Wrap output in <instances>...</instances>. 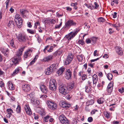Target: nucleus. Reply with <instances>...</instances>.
<instances>
[{
	"label": "nucleus",
	"instance_id": "obj_1",
	"mask_svg": "<svg viewBox=\"0 0 124 124\" xmlns=\"http://www.w3.org/2000/svg\"><path fill=\"white\" fill-rule=\"evenodd\" d=\"M93 85H92L91 83L92 82L90 81V80H88L87 83L88 85L92 87H95L96 84L97 83L98 81V78L97 75L96 74H94L92 76Z\"/></svg>",
	"mask_w": 124,
	"mask_h": 124
},
{
	"label": "nucleus",
	"instance_id": "obj_2",
	"mask_svg": "<svg viewBox=\"0 0 124 124\" xmlns=\"http://www.w3.org/2000/svg\"><path fill=\"white\" fill-rule=\"evenodd\" d=\"M24 49V47H22L17 52L16 56L14 57V59L13 61L15 64L18 63L19 60V59H18L19 58V57L22 54V52L23 51Z\"/></svg>",
	"mask_w": 124,
	"mask_h": 124
},
{
	"label": "nucleus",
	"instance_id": "obj_3",
	"mask_svg": "<svg viewBox=\"0 0 124 124\" xmlns=\"http://www.w3.org/2000/svg\"><path fill=\"white\" fill-rule=\"evenodd\" d=\"M59 88V92L62 94H66L68 92L65 84H62L60 85Z\"/></svg>",
	"mask_w": 124,
	"mask_h": 124
},
{
	"label": "nucleus",
	"instance_id": "obj_4",
	"mask_svg": "<svg viewBox=\"0 0 124 124\" xmlns=\"http://www.w3.org/2000/svg\"><path fill=\"white\" fill-rule=\"evenodd\" d=\"M16 38L19 41L24 43L26 42L27 36L25 35L20 33L17 36Z\"/></svg>",
	"mask_w": 124,
	"mask_h": 124
},
{
	"label": "nucleus",
	"instance_id": "obj_5",
	"mask_svg": "<svg viewBox=\"0 0 124 124\" xmlns=\"http://www.w3.org/2000/svg\"><path fill=\"white\" fill-rule=\"evenodd\" d=\"M76 25V23L75 22L72 20H69L65 23L64 27L66 29H69L71 26H75Z\"/></svg>",
	"mask_w": 124,
	"mask_h": 124
},
{
	"label": "nucleus",
	"instance_id": "obj_6",
	"mask_svg": "<svg viewBox=\"0 0 124 124\" xmlns=\"http://www.w3.org/2000/svg\"><path fill=\"white\" fill-rule=\"evenodd\" d=\"M47 105L48 107L52 110H54L57 108L56 104L51 101H47Z\"/></svg>",
	"mask_w": 124,
	"mask_h": 124
},
{
	"label": "nucleus",
	"instance_id": "obj_7",
	"mask_svg": "<svg viewBox=\"0 0 124 124\" xmlns=\"http://www.w3.org/2000/svg\"><path fill=\"white\" fill-rule=\"evenodd\" d=\"M59 119L61 122L63 124H69V121L64 115H60Z\"/></svg>",
	"mask_w": 124,
	"mask_h": 124
},
{
	"label": "nucleus",
	"instance_id": "obj_8",
	"mask_svg": "<svg viewBox=\"0 0 124 124\" xmlns=\"http://www.w3.org/2000/svg\"><path fill=\"white\" fill-rule=\"evenodd\" d=\"M59 104L60 106L64 108H68L71 106V105L70 104L67 103L63 101H61L60 102Z\"/></svg>",
	"mask_w": 124,
	"mask_h": 124
},
{
	"label": "nucleus",
	"instance_id": "obj_9",
	"mask_svg": "<svg viewBox=\"0 0 124 124\" xmlns=\"http://www.w3.org/2000/svg\"><path fill=\"white\" fill-rule=\"evenodd\" d=\"M72 75L71 71L70 69H68L65 72V77L67 79L69 80L71 78Z\"/></svg>",
	"mask_w": 124,
	"mask_h": 124
},
{
	"label": "nucleus",
	"instance_id": "obj_10",
	"mask_svg": "<svg viewBox=\"0 0 124 124\" xmlns=\"http://www.w3.org/2000/svg\"><path fill=\"white\" fill-rule=\"evenodd\" d=\"M22 88L24 91L26 92H28L31 90L30 85L27 84H23Z\"/></svg>",
	"mask_w": 124,
	"mask_h": 124
},
{
	"label": "nucleus",
	"instance_id": "obj_11",
	"mask_svg": "<svg viewBox=\"0 0 124 124\" xmlns=\"http://www.w3.org/2000/svg\"><path fill=\"white\" fill-rule=\"evenodd\" d=\"M80 31V29H77L74 32H71L69 33L70 34V37L68 40L70 41L72 38H73L77 34L78 32Z\"/></svg>",
	"mask_w": 124,
	"mask_h": 124
},
{
	"label": "nucleus",
	"instance_id": "obj_12",
	"mask_svg": "<svg viewBox=\"0 0 124 124\" xmlns=\"http://www.w3.org/2000/svg\"><path fill=\"white\" fill-rule=\"evenodd\" d=\"M75 84L74 82H72L69 83H67L65 84L66 88L68 89V91L72 89L75 86Z\"/></svg>",
	"mask_w": 124,
	"mask_h": 124
},
{
	"label": "nucleus",
	"instance_id": "obj_13",
	"mask_svg": "<svg viewBox=\"0 0 124 124\" xmlns=\"http://www.w3.org/2000/svg\"><path fill=\"white\" fill-rule=\"evenodd\" d=\"M32 52V49H29L27 50L24 54V58H27L28 57L30 56L31 55Z\"/></svg>",
	"mask_w": 124,
	"mask_h": 124
},
{
	"label": "nucleus",
	"instance_id": "obj_14",
	"mask_svg": "<svg viewBox=\"0 0 124 124\" xmlns=\"http://www.w3.org/2000/svg\"><path fill=\"white\" fill-rule=\"evenodd\" d=\"M53 71V69L50 66L45 70V72L46 74L49 75L52 74Z\"/></svg>",
	"mask_w": 124,
	"mask_h": 124
},
{
	"label": "nucleus",
	"instance_id": "obj_15",
	"mask_svg": "<svg viewBox=\"0 0 124 124\" xmlns=\"http://www.w3.org/2000/svg\"><path fill=\"white\" fill-rule=\"evenodd\" d=\"M24 110L27 114L30 115L31 114V110L29 106L27 105H26L24 107Z\"/></svg>",
	"mask_w": 124,
	"mask_h": 124
},
{
	"label": "nucleus",
	"instance_id": "obj_16",
	"mask_svg": "<svg viewBox=\"0 0 124 124\" xmlns=\"http://www.w3.org/2000/svg\"><path fill=\"white\" fill-rule=\"evenodd\" d=\"M40 88L41 91L43 93H46L48 91L47 88L46 86L42 85L40 86Z\"/></svg>",
	"mask_w": 124,
	"mask_h": 124
},
{
	"label": "nucleus",
	"instance_id": "obj_17",
	"mask_svg": "<svg viewBox=\"0 0 124 124\" xmlns=\"http://www.w3.org/2000/svg\"><path fill=\"white\" fill-rule=\"evenodd\" d=\"M53 58V56L52 55H49L44 58L43 59L42 61L44 62H48L49 61H51Z\"/></svg>",
	"mask_w": 124,
	"mask_h": 124
},
{
	"label": "nucleus",
	"instance_id": "obj_18",
	"mask_svg": "<svg viewBox=\"0 0 124 124\" xmlns=\"http://www.w3.org/2000/svg\"><path fill=\"white\" fill-rule=\"evenodd\" d=\"M53 58V56L52 55H49L44 58L43 59L42 61L44 62H48L49 61H51Z\"/></svg>",
	"mask_w": 124,
	"mask_h": 124
},
{
	"label": "nucleus",
	"instance_id": "obj_19",
	"mask_svg": "<svg viewBox=\"0 0 124 124\" xmlns=\"http://www.w3.org/2000/svg\"><path fill=\"white\" fill-rule=\"evenodd\" d=\"M64 70L65 68H64L61 67L57 72V73L58 75L60 76L63 73Z\"/></svg>",
	"mask_w": 124,
	"mask_h": 124
},
{
	"label": "nucleus",
	"instance_id": "obj_20",
	"mask_svg": "<svg viewBox=\"0 0 124 124\" xmlns=\"http://www.w3.org/2000/svg\"><path fill=\"white\" fill-rule=\"evenodd\" d=\"M56 85H49V89L54 91L56 90Z\"/></svg>",
	"mask_w": 124,
	"mask_h": 124
},
{
	"label": "nucleus",
	"instance_id": "obj_21",
	"mask_svg": "<svg viewBox=\"0 0 124 124\" xmlns=\"http://www.w3.org/2000/svg\"><path fill=\"white\" fill-rule=\"evenodd\" d=\"M74 55L73 54L69 53L67 57L69 59H70L71 61L73 58Z\"/></svg>",
	"mask_w": 124,
	"mask_h": 124
},
{
	"label": "nucleus",
	"instance_id": "obj_22",
	"mask_svg": "<svg viewBox=\"0 0 124 124\" xmlns=\"http://www.w3.org/2000/svg\"><path fill=\"white\" fill-rule=\"evenodd\" d=\"M74 55L73 54L69 53L67 57L69 59H70L71 61L73 58Z\"/></svg>",
	"mask_w": 124,
	"mask_h": 124
},
{
	"label": "nucleus",
	"instance_id": "obj_23",
	"mask_svg": "<svg viewBox=\"0 0 124 124\" xmlns=\"http://www.w3.org/2000/svg\"><path fill=\"white\" fill-rule=\"evenodd\" d=\"M9 88L10 90H13L14 88L13 84L11 82H8V83Z\"/></svg>",
	"mask_w": 124,
	"mask_h": 124
},
{
	"label": "nucleus",
	"instance_id": "obj_24",
	"mask_svg": "<svg viewBox=\"0 0 124 124\" xmlns=\"http://www.w3.org/2000/svg\"><path fill=\"white\" fill-rule=\"evenodd\" d=\"M20 12L21 15L24 16V15L26 13L28 12L25 9H22L20 10Z\"/></svg>",
	"mask_w": 124,
	"mask_h": 124
},
{
	"label": "nucleus",
	"instance_id": "obj_25",
	"mask_svg": "<svg viewBox=\"0 0 124 124\" xmlns=\"http://www.w3.org/2000/svg\"><path fill=\"white\" fill-rule=\"evenodd\" d=\"M84 5L85 6L88 8L89 9H90L91 10H92L94 9V6L92 4H84Z\"/></svg>",
	"mask_w": 124,
	"mask_h": 124
},
{
	"label": "nucleus",
	"instance_id": "obj_26",
	"mask_svg": "<svg viewBox=\"0 0 124 124\" xmlns=\"http://www.w3.org/2000/svg\"><path fill=\"white\" fill-rule=\"evenodd\" d=\"M56 84V82L55 79H50L49 85Z\"/></svg>",
	"mask_w": 124,
	"mask_h": 124
},
{
	"label": "nucleus",
	"instance_id": "obj_27",
	"mask_svg": "<svg viewBox=\"0 0 124 124\" xmlns=\"http://www.w3.org/2000/svg\"><path fill=\"white\" fill-rule=\"evenodd\" d=\"M20 70L19 68H17L14 70L12 74V75L13 76H14L16 74H17V73L20 72Z\"/></svg>",
	"mask_w": 124,
	"mask_h": 124
},
{
	"label": "nucleus",
	"instance_id": "obj_28",
	"mask_svg": "<svg viewBox=\"0 0 124 124\" xmlns=\"http://www.w3.org/2000/svg\"><path fill=\"white\" fill-rule=\"evenodd\" d=\"M62 51H57L55 52L53 54V55L55 57L57 56H59L62 53Z\"/></svg>",
	"mask_w": 124,
	"mask_h": 124
},
{
	"label": "nucleus",
	"instance_id": "obj_29",
	"mask_svg": "<svg viewBox=\"0 0 124 124\" xmlns=\"http://www.w3.org/2000/svg\"><path fill=\"white\" fill-rule=\"evenodd\" d=\"M91 87L90 86H87L85 87V91L87 93H89L92 90V89L91 88Z\"/></svg>",
	"mask_w": 124,
	"mask_h": 124
},
{
	"label": "nucleus",
	"instance_id": "obj_30",
	"mask_svg": "<svg viewBox=\"0 0 124 124\" xmlns=\"http://www.w3.org/2000/svg\"><path fill=\"white\" fill-rule=\"evenodd\" d=\"M22 18H21L20 17V16L18 14H17L15 16V22L16 23L17 22V20L19 19H22Z\"/></svg>",
	"mask_w": 124,
	"mask_h": 124
},
{
	"label": "nucleus",
	"instance_id": "obj_31",
	"mask_svg": "<svg viewBox=\"0 0 124 124\" xmlns=\"http://www.w3.org/2000/svg\"><path fill=\"white\" fill-rule=\"evenodd\" d=\"M58 65L57 64H52L50 66V67L52 68L53 70H54V69H56L58 68Z\"/></svg>",
	"mask_w": 124,
	"mask_h": 124
},
{
	"label": "nucleus",
	"instance_id": "obj_32",
	"mask_svg": "<svg viewBox=\"0 0 124 124\" xmlns=\"http://www.w3.org/2000/svg\"><path fill=\"white\" fill-rule=\"evenodd\" d=\"M83 56L82 55H78L77 56V58L79 62H81L83 59Z\"/></svg>",
	"mask_w": 124,
	"mask_h": 124
},
{
	"label": "nucleus",
	"instance_id": "obj_33",
	"mask_svg": "<svg viewBox=\"0 0 124 124\" xmlns=\"http://www.w3.org/2000/svg\"><path fill=\"white\" fill-rule=\"evenodd\" d=\"M71 62V61L70 59H69L66 58L64 62V64L66 65H68Z\"/></svg>",
	"mask_w": 124,
	"mask_h": 124
},
{
	"label": "nucleus",
	"instance_id": "obj_34",
	"mask_svg": "<svg viewBox=\"0 0 124 124\" xmlns=\"http://www.w3.org/2000/svg\"><path fill=\"white\" fill-rule=\"evenodd\" d=\"M104 101V99L103 98H101L98 99L97 101L98 103L101 104L103 103Z\"/></svg>",
	"mask_w": 124,
	"mask_h": 124
},
{
	"label": "nucleus",
	"instance_id": "obj_35",
	"mask_svg": "<svg viewBox=\"0 0 124 124\" xmlns=\"http://www.w3.org/2000/svg\"><path fill=\"white\" fill-rule=\"evenodd\" d=\"M27 31L29 33L31 34H34L36 32V30H31L29 29H27Z\"/></svg>",
	"mask_w": 124,
	"mask_h": 124
},
{
	"label": "nucleus",
	"instance_id": "obj_36",
	"mask_svg": "<svg viewBox=\"0 0 124 124\" xmlns=\"http://www.w3.org/2000/svg\"><path fill=\"white\" fill-rule=\"evenodd\" d=\"M98 21L99 23H102L105 22V19L102 17H100L98 18Z\"/></svg>",
	"mask_w": 124,
	"mask_h": 124
},
{
	"label": "nucleus",
	"instance_id": "obj_37",
	"mask_svg": "<svg viewBox=\"0 0 124 124\" xmlns=\"http://www.w3.org/2000/svg\"><path fill=\"white\" fill-rule=\"evenodd\" d=\"M27 97L31 99V98L34 97V94L32 92L29 94H28Z\"/></svg>",
	"mask_w": 124,
	"mask_h": 124
},
{
	"label": "nucleus",
	"instance_id": "obj_38",
	"mask_svg": "<svg viewBox=\"0 0 124 124\" xmlns=\"http://www.w3.org/2000/svg\"><path fill=\"white\" fill-rule=\"evenodd\" d=\"M107 77L109 80H111L112 79L113 75L111 73H108L107 75Z\"/></svg>",
	"mask_w": 124,
	"mask_h": 124
},
{
	"label": "nucleus",
	"instance_id": "obj_39",
	"mask_svg": "<svg viewBox=\"0 0 124 124\" xmlns=\"http://www.w3.org/2000/svg\"><path fill=\"white\" fill-rule=\"evenodd\" d=\"M7 111L8 112V114L12 115V113H13V110L11 108L7 109Z\"/></svg>",
	"mask_w": 124,
	"mask_h": 124
},
{
	"label": "nucleus",
	"instance_id": "obj_40",
	"mask_svg": "<svg viewBox=\"0 0 124 124\" xmlns=\"http://www.w3.org/2000/svg\"><path fill=\"white\" fill-rule=\"evenodd\" d=\"M50 116H47L45 117H44L43 118L44 121V122H47L48 121V119L50 117Z\"/></svg>",
	"mask_w": 124,
	"mask_h": 124
},
{
	"label": "nucleus",
	"instance_id": "obj_41",
	"mask_svg": "<svg viewBox=\"0 0 124 124\" xmlns=\"http://www.w3.org/2000/svg\"><path fill=\"white\" fill-rule=\"evenodd\" d=\"M113 82H111L110 83H109L108 85V88H111L113 89Z\"/></svg>",
	"mask_w": 124,
	"mask_h": 124
},
{
	"label": "nucleus",
	"instance_id": "obj_42",
	"mask_svg": "<svg viewBox=\"0 0 124 124\" xmlns=\"http://www.w3.org/2000/svg\"><path fill=\"white\" fill-rule=\"evenodd\" d=\"M94 103V101L93 100L91 99L90 100H89L87 102V103L89 104L88 105H90L93 104Z\"/></svg>",
	"mask_w": 124,
	"mask_h": 124
},
{
	"label": "nucleus",
	"instance_id": "obj_43",
	"mask_svg": "<svg viewBox=\"0 0 124 124\" xmlns=\"http://www.w3.org/2000/svg\"><path fill=\"white\" fill-rule=\"evenodd\" d=\"M16 111L18 113H20L21 112V107L19 105H18L16 108Z\"/></svg>",
	"mask_w": 124,
	"mask_h": 124
},
{
	"label": "nucleus",
	"instance_id": "obj_44",
	"mask_svg": "<svg viewBox=\"0 0 124 124\" xmlns=\"http://www.w3.org/2000/svg\"><path fill=\"white\" fill-rule=\"evenodd\" d=\"M115 49L116 52L117 53L122 49V48L116 46L115 47Z\"/></svg>",
	"mask_w": 124,
	"mask_h": 124
},
{
	"label": "nucleus",
	"instance_id": "obj_45",
	"mask_svg": "<svg viewBox=\"0 0 124 124\" xmlns=\"http://www.w3.org/2000/svg\"><path fill=\"white\" fill-rule=\"evenodd\" d=\"M8 49H6L5 50H4L3 52L5 56H8Z\"/></svg>",
	"mask_w": 124,
	"mask_h": 124
},
{
	"label": "nucleus",
	"instance_id": "obj_46",
	"mask_svg": "<svg viewBox=\"0 0 124 124\" xmlns=\"http://www.w3.org/2000/svg\"><path fill=\"white\" fill-rule=\"evenodd\" d=\"M14 22L13 21H10L8 23V27L10 26L12 24L13 25H14Z\"/></svg>",
	"mask_w": 124,
	"mask_h": 124
},
{
	"label": "nucleus",
	"instance_id": "obj_47",
	"mask_svg": "<svg viewBox=\"0 0 124 124\" xmlns=\"http://www.w3.org/2000/svg\"><path fill=\"white\" fill-rule=\"evenodd\" d=\"M78 43L79 44H81V45H83L85 44V42L83 40H79L78 42Z\"/></svg>",
	"mask_w": 124,
	"mask_h": 124
},
{
	"label": "nucleus",
	"instance_id": "obj_48",
	"mask_svg": "<svg viewBox=\"0 0 124 124\" xmlns=\"http://www.w3.org/2000/svg\"><path fill=\"white\" fill-rule=\"evenodd\" d=\"M40 25V23L39 21H37L35 23V25L34 27L35 29H36L37 28V26Z\"/></svg>",
	"mask_w": 124,
	"mask_h": 124
},
{
	"label": "nucleus",
	"instance_id": "obj_49",
	"mask_svg": "<svg viewBox=\"0 0 124 124\" xmlns=\"http://www.w3.org/2000/svg\"><path fill=\"white\" fill-rule=\"evenodd\" d=\"M50 18H46L44 21V23L45 24H47L48 23H50Z\"/></svg>",
	"mask_w": 124,
	"mask_h": 124
},
{
	"label": "nucleus",
	"instance_id": "obj_50",
	"mask_svg": "<svg viewBox=\"0 0 124 124\" xmlns=\"http://www.w3.org/2000/svg\"><path fill=\"white\" fill-rule=\"evenodd\" d=\"M91 40L93 42H95L97 39V38L93 37L91 38Z\"/></svg>",
	"mask_w": 124,
	"mask_h": 124
},
{
	"label": "nucleus",
	"instance_id": "obj_51",
	"mask_svg": "<svg viewBox=\"0 0 124 124\" xmlns=\"http://www.w3.org/2000/svg\"><path fill=\"white\" fill-rule=\"evenodd\" d=\"M114 3H116V4L118 3L117 0H112V1L111 3V5L113 6Z\"/></svg>",
	"mask_w": 124,
	"mask_h": 124
},
{
	"label": "nucleus",
	"instance_id": "obj_52",
	"mask_svg": "<svg viewBox=\"0 0 124 124\" xmlns=\"http://www.w3.org/2000/svg\"><path fill=\"white\" fill-rule=\"evenodd\" d=\"M113 90V88H108L107 90V92L109 94H110L112 92Z\"/></svg>",
	"mask_w": 124,
	"mask_h": 124
},
{
	"label": "nucleus",
	"instance_id": "obj_53",
	"mask_svg": "<svg viewBox=\"0 0 124 124\" xmlns=\"http://www.w3.org/2000/svg\"><path fill=\"white\" fill-rule=\"evenodd\" d=\"M34 104L36 105H38L40 104V102L38 100H36L35 101L33 102Z\"/></svg>",
	"mask_w": 124,
	"mask_h": 124
},
{
	"label": "nucleus",
	"instance_id": "obj_54",
	"mask_svg": "<svg viewBox=\"0 0 124 124\" xmlns=\"http://www.w3.org/2000/svg\"><path fill=\"white\" fill-rule=\"evenodd\" d=\"M10 46H11L13 47H14L15 46L14 42V40L13 39H12L10 41Z\"/></svg>",
	"mask_w": 124,
	"mask_h": 124
},
{
	"label": "nucleus",
	"instance_id": "obj_55",
	"mask_svg": "<svg viewBox=\"0 0 124 124\" xmlns=\"http://www.w3.org/2000/svg\"><path fill=\"white\" fill-rule=\"evenodd\" d=\"M62 24V22H61L60 24L59 25H57L55 26V29H58L61 26Z\"/></svg>",
	"mask_w": 124,
	"mask_h": 124
},
{
	"label": "nucleus",
	"instance_id": "obj_56",
	"mask_svg": "<svg viewBox=\"0 0 124 124\" xmlns=\"http://www.w3.org/2000/svg\"><path fill=\"white\" fill-rule=\"evenodd\" d=\"M47 96L46 95H41L40 97V98H42L43 99L46 98Z\"/></svg>",
	"mask_w": 124,
	"mask_h": 124
},
{
	"label": "nucleus",
	"instance_id": "obj_57",
	"mask_svg": "<svg viewBox=\"0 0 124 124\" xmlns=\"http://www.w3.org/2000/svg\"><path fill=\"white\" fill-rule=\"evenodd\" d=\"M112 25L114 27H118L120 26V24H118V25L117 24V23H116L115 24H112Z\"/></svg>",
	"mask_w": 124,
	"mask_h": 124
},
{
	"label": "nucleus",
	"instance_id": "obj_58",
	"mask_svg": "<svg viewBox=\"0 0 124 124\" xmlns=\"http://www.w3.org/2000/svg\"><path fill=\"white\" fill-rule=\"evenodd\" d=\"M105 115L106 117L107 118H109L110 116V115H109V113H108L107 112H105Z\"/></svg>",
	"mask_w": 124,
	"mask_h": 124
},
{
	"label": "nucleus",
	"instance_id": "obj_59",
	"mask_svg": "<svg viewBox=\"0 0 124 124\" xmlns=\"http://www.w3.org/2000/svg\"><path fill=\"white\" fill-rule=\"evenodd\" d=\"M53 47L52 46H51L48 50H47V51L48 52H52L53 49Z\"/></svg>",
	"mask_w": 124,
	"mask_h": 124
},
{
	"label": "nucleus",
	"instance_id": "obj_60",
	"mask_svg": "<svg viewBox=\"0 0 124 124\" xmlns=\"http://www.w3.org/2000/svg\"><path fill=\"white\" fill-rule=\"evenodd\" d=\"M56 22L55 20H54L52 19H50V23H51L54 24Z\"/></svg>",
	"mask_w": 124,
	"mask_h": 124
},
{
	"label": "nucleus",
	"instance_id": "obj_61",
	"mask_svg": "<svg viewBox=\"0 0 124 124\" xmlns=\"http://www.w3.org/2000/svg\"><path fill=\"white\" fill-rule=\"evenodd\" d=\"M38 55H36L32 61H33V62H35L36 60H37V59L38 58Z\"/></svg>",
	"mask_w": 124,
	"mask_h": 124
},
{
	"label": "nucleus",
	"instance_id": "obj_62",
	"mask_svg": "<svg viewBox=\"0 0 124 124\" xmlns=\"http://www.w3.org/2000/svg\"><path fill=\"white\" fill-rule=\"evenodd\" d=\"M118 91L121 93H122L124 92V88H122L120 89H119Z\"/></svg>",
	"mask_w": 124,
	"mask_h": 124
},
{
	"label": "nucleus",
	"instance_id": "obj_63",
	"mask_svg": "<svg viewBox=\"0 0 124 124\" xmlns=\"http://www.w3.org/2000/svg\"><path fill=\"white\" fill-rule=\"evenodd\" d=\"M17 24V27L18 28H20L21 27H22V23H16Z\"/></svg>",
	"mask_w": 124,
	"mask_h": 124
},
{
	"label": "nucleus",
	"instance_id": "obj_64",
	"mask_svg": "<svg viewBox=\"0 0 124 124\" xmlns=\"http://www.w3.org/2000/svg\"><path fill=\"white\" fill-rule=\"evenodd\" d=\"M86 42L87 44L90 43L91 42V40L89 39H86Z\"/></svg>",
	"mask_w": 124,
	"mask_h": 124
}]
</instances>
